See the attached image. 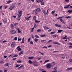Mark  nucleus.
Here are the masks:
<instances>
[{
  "instance_id": "obj_24",
  "label": "nucleus",
  "mask_w": 72,
  "mask_h": 72,
  "mask_svg": "<svg viewBox=\"0 0 72 72\" xmlns=\"http://www.w3.org/2000/svg\"><path fill=\"white\" fill-rule=\"evenodd\" d=\"M6 2L7 3H12V1L10 0H9L7 1Z\"/></svg>"
},
{
  "instance_id": "obj_9",
  "label": "nucleus",
  "mask_w": 72,
  "mask_h": 72,
  "mask_svg": "<svg viewBox=\"0 0 72 72\" xmlns=\"http://www.w3.org/2000/svg\"><path fill=\"white\" fill-rule=\"evenodd\" d=\"M62 31H63V30H58V32H57L58 33H61V32H62Z\"/></svg>"
},
{
  "instance_id": "obj_36",
  "label": "nucleus",
  "mask_w": 72,
  "mask_h": 72,
  "mask_svg": "<svg viewBox=\"0 0 72 72\" xmlns=\"http://www.w3.org/2000/svg\"><path fill=\"white\" fill-rule=\"evenodd\" d=\"M22 40V38H21V39H19V38H18V41H21Z\"/></svg>"
},
{
  "instance_id": "obj_28",
  "label": "nucleus",
  "mask_w": 72,
  "mask_h": 72,
  "mask_svg": "<svg viewBox=\"0 0 72 72\" xmlns=\"http://www.w3.org/2000/svg\"><path fill=\"white\" fill-rule=\"evenodd\" d=\"M42 0H37V3H40L41 1Z\"/></svg>"
},
{
  "instance_id": "obj_55",
  "label": "nucleus",
  "mask_w": 72,
  "mask_h": 72,
  "mask_svg": "<svg viewBox=\"0 0 72 72\" xmlns=\"http://www.w3.org/2000/svg\"><path fill=\"white\" fill-rule=\"evenodd\" d=\"M68 44L69 45H72V43H68Z\"/></svg>"
},
{
  "instance_id": "obj_12",
  "label": "nucleus",
  "mask_w": 72,
  "mask_h": 72,
  "mask_svg": "<svg viewBox=\"0 0 72 72\" xmlns=\"http://www.w3.org/2000/svg\"><path fill=\"white\" fill-rule=\"evenodd\" d=\"M41 3V4L42 5H44V1H43V0H42L41 1V2H40Z\"/></svg>"
},
{
  "instance_id": "obj_47",
  "label": "nucleus",
  "mask_w": 72,
  "mask_h": 72,
  "mask_svg": "<svg viewBox=\"0 0 72 72\" xmlns=\"http://www.w3.org/2000/svg\"><path fill=\"white\" fill-rule=\"evenodd\" d=\"M23 65H22L21 66H20V67H19L18 68V69H20V68H21V67H23Z\"/></svg>"
},
{
  "instance_id": "obj_57",
  "label": "nucleus",
  "mask_w": 72,
  "mask_h": 72,
  "mask_svg": "<svg viewBox=\"0 0 72 72\" xmlns=\"http://www.w3.org/2000/svg\"><path fill=\"white\" fill-rule=\"evenodd\" d=\"M33 64H36V61H34L33 62Z\"/></svg>"
},
{
  "instance_id": "obj_43",
  "label": "nucleus",
  "mask_w": 72,
  "mask_h": 72,
  "mask_svg": "<svg viewBox=\"0 0 72 72\" xmlns=\"http://www.w3.org/2000/svg\"><path fill=\"white\" fill-rule=\"evenodd\" d=\"M13 31V34H14L16 33V31L15 30H12Z\"/></svg>"
},
{
  "instance_id": "obj_40",
  "label": "nucleus",
  "mask_w": 72,
  "mask_h": 72,
  "mask_svg": "<svg viewBox=\"0 0 72 72\" xmlns=\"http://www.w3.org/2000/svg\"><path fill=\"white\" fill-rule=\"evenodd\" d=\"M50 62L49 60H46L45 61L44 63H46V62Z\"/></svg>"
},
{
  "instance_id": "obj_26",
  "label": "nucleus",
  "mask_w": 72,
  "mask_h": 72,
  "mask_svg": "<svg viewBox=\"0 0 72 72\" xmlns=\"http://www.w3.org/2000/svg\"><path fill=\"white\" fill-rule=\"evenodd\" d=\"M39 40V39H37V38H35L34 39V41H35V42H37V41Z\"/></svg>"
},
{
  "instance_id": "obj_21",
  "label": "nucleus",
  "mask_w": 72,
  "mask_h": 72,
  "mask_svg": "<svg viewBox=\"0 0 72 72\" xmlns=\"http://www.w3.org/2000/svg\"><path fill=\"white\" fill-rule=\"evenodd\" d=\"M71 18V16H66L65 17V18L67 19H69V18Z\"/></svg>"
},
{
  "instance_id": "obj_61",
  "label": "nucleus",
  "mask_w": 72,
  "mask_h": 72,
  "mask_svg": "<svg viewBox=\"0 0 72 72\" xmlns=\"http://www.w3.org/2000/svg\"><path fill=\"white\" fill-rule=\"evenodd\" d=\"M7 57V56H4V58L5 59Z\"/></svg>"
},
{
  "instance_id": "obj_23",
  "label": "nucleus",
  "mask_w": 72,
  "mask_h": 72,
  "mask_svg": "<svg viewBox=\"0 0 72 72\" xmlns=\"http://www.w3.org/2000/svg\"><path fill=\"white\" fill-rule=\"evenodd\" d=\"M71 68H68L66 70V71H69V70H71Z\"/></svg>"
},
{
  "instance_id": "obj_20",
  "label": "nucleus",
  "mask_w": 72,
  "mask_h": 72,
  "mask_svg": "<svg viewBox=\"0 0 72 72\" xmlns=\"http://www.w3.org/2000/svg\"><path fill=\"white\" fill-rule=\"evenodd\" d=\"M28 63H30V64H32V61H31V60H29L28 61Z\"/></svg>"
},
{
  "instance_id": "obj_56",
  "label": "nucleus",
  "mask_w": 72,
  "mask_h": 72,
  "mask_svg": "<svg viewBox=\"0 0 72 72\" xmlns=\"http://www.w3.org/2000/svg\"><path fill=\"white\" fill-rule=\"evenodd\" d=\"M17 59L16 58H14L13 59V60H15Z\"/></svg>"
},
{
  "instance_id": "obj_31",
  "label": "nucleus",
  "mask_w": 72,
  "mask_h": 72,
  "mask_svg": "<svg viewBox=\"0 0 72 72\" xmlns=\"http://www.w3.org/2000/svg\"><path fill=\"white\" fill-rule=\"evenodd\" d=\"M31 38H30L28 40V42H30L31 41Z\"/></svg>"
},
{
  "instance_id": "obj_19",
  "label": "nucleus",
  "mask_w": 72,
  "mask_h": 72,
  "mask_svg": "<svg viewBox=\"0 0 72 72\" xmlns=\"http://www.w3.org/2000/svg\"><path fill=\"white\" fill-rule=\"evenodd\" d=\"M33 58V57H28V59H32Z\"/></svg>"
},
{
  "instance_id": "obj_29",
  "label": "nucleus",
  "mask_w": 72,
  "mask_h": 72,
  "mask_svg": "<svg viewBox=\"0 0 72 72\" xmlns=\"http://www.w3.org/2000/svg\"><path fill=\"white\" fill-rule=\"evenodd\" d=\"M23 54V51H21L20 52L19 54V55H21V54Z\"/></svg>"
},
{
  "instance_id": "obj_27",
  "label": "nucleus",
  "mask_w": 72,
  "mask_h": 72,
  "mask_svg": "<svg viewBox=\"0 0 72 72\" xmlns=\"http://www.w3.org/2000/svg\"><path fill=\"white\" fill-rule=\"evenodd\" d=\"M17 31L18 32V33H21V31L19 30V28H17Z\"/></svg>"
},
{
  "instance_id": "obj_52",
  "label": "nucleus",
  "mask_w": 72,
  "mask_h": 72,
  "mask_svg": "<svg viewBox=\"0 0 72 72\" xmlns=\"http://www.w3.org/2000/svg\"><path fill=\"white\" fill-rule=\"evenodd\" d=\"M32 36V39H34V37H33V35H31Z\"/></svg>"
},
{
  "instance_id": "obj_60",
  "label": "nucleus",
  "mask_w": 72,
  "mask_h": 72,
  "mask_svg": "<svg viewBox=\"0 0 72 72\" xmlns=\"http://www.w3.org/2000/svg\"><path fill=\"white\" fill-rule=\"evenodd\" d=\"M19 66L18 65H17L15 67V68L18 67Z\"/></svg>"
},
{
  "instance_id": "obj_45",
  "label": "nucleus",
  "mask_w": 72,
  "mask_h": 72,
  "mask_svg": "<svg viewBox=\"0 0 72 72\" xmlns=\"http://www.w3.org/2000/svg\"><path fill=\"white\" fill-rule=\"evenodd\" d=\"M54 33H55V32H51L50 33V34H54Z\"/></svg>"
},
{
  "instance_id": "obj_46",
  "label": "nucleus",
  "mask_w": 72,
  "mask_h": 72,
  "mask_svg": "<svg viewBox=\"0 0 72 72\" xmlns=\"http://www.w3.org/2000/svg\"><path fill=\"white\" fill-rule=\"evenodd\" d=\"M34 65L35 66H36V67H37V66H38V65L37 64H34Z\"/></svg>"
},
{
  "instance_id": "obj_54",
  "label": "nucleus",
  "mask_w": 72,
  "mask_h": 72,
  "mask_svg": "<svg viewBox=\"0 0 72 72\" xmlns=\"http://www.w3.org/2000/svg\"><path fill=\"white\" fill-rule=\"evenodd\" d=\"M22 49L21 48H19L18 49V51H21Z\"/></svg>"
},
{
  "instance_id": "obj_1",
  "label": "nucleus",
  "mask_w": 72,
  "mask_h": 72,
  "mask_svg": "<svg viewBox=\"0 0 72 72\" xmlns=\"http://www.w3.org/2000/svg\"><path fill=\"white\" fill-rule=\"evenodd\" d=\"M52 66V65L50 64H47L46 65V67H47V68L49 69V68H50Z\"/></svg>"
},
{
  "instance_id": "obj_30",
  "label": "nucleus",
  "mask_w": 72,
  "mask_h": 72,
  "mask_svg": "<svg viewBox=\"0 0 72 72\" xmlns=\"http://www.w3.org/2000/svg\"><path fill=\"white\" fill-rule=\"evenodd\" d=\"M41 30L40 29H39L37 30V32H41Z\"/></svg>"
},
{
  "instance_id": "obj_35",
  "label": "nucleus",
  "mask_w": 72,
  "mask_h": 72,
  "mask_svg": "<svg viewBox=\"0 0 72 72\" xmlns=\"http://www.w3.org/2000/svg\"><path fill=\"white\" fill-rule=\"evenodd\" d=\"M14 40L15 41H17V37H15L14 38Z\"/></svg>"
},
{
  "instance_id": "obj_17",
  "label": "nucleus",
  "mask_w": 72,
  "mask_h": 72,
  "mask_svg": "<svg viewBox=\"0 0 72 72\" xmlns=\"http://www.w3.org/2000/svg\"><path fill=\"white\" fill-rule=\"evenodd\" d=\"M41 42L42 43H45V42H46V40H42L41 41Z\"/></svg>"
},
{
  "instance_id": "obj_2",
  "label": "nucleus",
  "mask_w": 72,
  "mask_h": 72,
  "mask_svg": "<svg viewBox=\"0 0 72 72\" xmlns=\"http://www.w3.org/2000/svg\"><path fill=\"white\" fill-rule=\"evenodd\" d=\"M15 7V6L14 5H12L10 6L9 8L10 10H13V9Z\"/></svg>"
},
{
  "instance_id": "obj_64",
  "label": "nucleus",
  "mask_w": 72,
  "mask_h": 72,
  "mask_svg": "<svg viewBox=\"0 0 72 72\" xmlns=\"http://www.w3.org/2000/svg\"><path fill=\"white\" fill-rule=\"evenodd\" d=\"M42 72H46V71L45 70H43L42 71Z\"/></svg>"
},
{
  "instance_id": "obj_25",
  "label": "nucleus",
  "mask_w": 72,
  "mask_h": 72,
  "mask_svg": "<svg viewBox=\"0 0 72 72\" xmlns=\"http://www.w3.org/2000/svg\"><path fill=\"white\" fill-rule=\"evenodd\" d=\"M55 10L52 11L51 13L52 14L54 15V13H55Z\"/></svg>"
},
{
  "instance_id": "obj_16",
  "label": "nucleus",
  "mask_w": 72,
  "mask_h": 72,
  "mask_svg": "<svg viewBox=\"0 0 72 72\" xmlns=\"http://www.w3.org/2000/svg\"><path fill=\"white\" fill-rule=\"evenodd\" d=\"M33 20L35 21L36 20V16H34L33 17Z\"/></svg>"
},
{
  "instance_id": "obj_8",
  "label": "nucleus",
  "mask_w": 72,
  "mask_h": 72,
  "mask_svg": "<svg viewBox=\"0 0 72 72\" xmlns=\"http://www.w3.org/2000/svg\"><path fill=\"white\" fill-rule=\"evenodd\" d=\"M31 16H30L29 17H27L26 19V21H28V20H29V19H30V18H31Z\"/></svg>"
},
{
  "instance_id": "obj_44",
  "label": "nucleus",
  "mask_w": 72,
  "mask_h": 72,
  "mask_svg": "<svg viewBox=\"0 0 72 72\" xmlns=\"http://www.w3.org/2000/svg\"><path fill=\"white\" fill-rule=\"evenodd\" d=\"M35 28H33L32 29V30H31V32H33V30H34Z\"/></svg>"
},
{
  "instance_id": "obj_6",
  "label": "nucleus",
  "mask_w": 72,
  "mask_h": 72,
  "mask_svg": "<svg viewBox=\"0 0 72 72\" xmlns=\"http://www.w3.org/2000/svg\"><path fill=\"white\" fill-rule=\"evenodd\" d=\"M53 44H57V45H60V44H59V43L56 42H53Z\"/></svg>"
},
{
  "instance_id": "obj_14",
  "label": "nucleus",
  "mask_w": 72,
  "mask_h": 72,
  "mask_svg": "<svg viewBox=\"0 0 72 72\" xmlns=\"http://www.w3.org/2000/svg\"><path fill=\"white\" fill-rule=\"evenodd\" d=\"M70 6V5H68L67 6H65V7H64V9H66V8H69V6Z\"/></svg>"
},
{
  "instance_id": "obj_5",
  "label": "nucleus",
  "mask_w": 72,
  "mask_h": 72,
  "mask_svg": "<svg viewBox=\"0 0 72 72\" xmlns=\"http://www.w3.org/2000/svg\"><path fill=\"white\" fill-rule=\"evenodd\" d=\"M22 11H18V13L19 14H18V15H22Z\"/></svg>"
},
{
  "instance_id": "obj_58",
  "label": "nucleus",
  "mask_w": 72,
  "mask_h": 72,
  "mask_svg": "<svg viewBox=\"0 0 72 72\" xmlns=\"http://www.w3.org/2000/svg\"><path fill=\"white\" fill-rule=\"evenodd\" d=\"M3 8V6H0V9H2Z\"/></svg>"
},
{
  "instance_id": "obj_4",
  "label": "nucleus",
  "mask_w": 72,
  "mask_h": 72,
  "mask_svg": "<svg viewBox=\"0 0 72 72\" xmlns=\"http://www.w3.org/2000/svg\"><path fill=\"white\" fill-rule=\"evenodd\" d=\"M36 10L38 12H41V9L40 8H38L36 9Z\"/></svg>"
},
{
  "instance_id": "obj_62",
  "label": "nucleus",
  "mask_w": 72,
  "mask_h": 72,
  "mask_svg": "<svg viewBox=\"0 0 72 72\" xmlns=\"http://www.w3.org/2000/svg\"><path fill=\"white\" fill-rule=\"evenodd\" d=\"M69 62H71V63H72V59L70 60Z\"/></svg>"
},
{
  "instance_id": "obj_7",
  "label": "nucleus",
  "mask_w": 72,
  "mask_h": 72,
  "mask_svg": "<svg viewBox=\"0 0 72 72\" xmlns=\"http://www.w3.org/2000/svg\"><path fill=\"white\" fill-rule=\"evenodd\" d=\"M3 22L4 23H7V20H6V19H4L3 20Z\"/></svg>"
},
{
  "instance_id": "obj_10",
  "label": "nucleus",
  "mask_w": 72,
  "mask_h": 72,
  "mask_svg": "<svg viewBox=\"0 0 72 72\" xmlns=\"http://www.w3.org/2000/svg\"><path fill=\"white\" fill-rule=\"evenodd\" d=\"M24 37H23L22 39V41L21 42V44H23V43H24Z\"/></svg>"
},
{
  "instance_id": "obj_18",
  "label": "nucleus",
  "mask_w": 72,
  "mask_h": 72,
  "mask_svg": "<svg viewBox=\"0 0 72 72\" xmlns=\"http://www.w3.org/2000/svg\"><path fill=\"white\" fill-rule=\"evenodd\" d=\"M35 22L36 23H40V21H38L37 20H36V21H35Z\"/></svg>"
},
{
  "instance_id": "obj_59",
  "label": "nucleus",
  "mask_w": 72,
  "mask_h": 72,
  "mask_svg": "<svg viewBox=\"0 0 72 72\" xmlns=\"http://www.w3.org/2000/svg\"><path fill=\"white\" fill-rule=\"evenodd\" d=\"M0 63H3V61H1L0 62Z\"/></svg>"
},
{
  "instance_id": "obj_39",
  "label": "nucleus",
  "mask_w": 72,
  "mask_h": 72,
  "mask_svg": "<svg viewBox=\"0 0 72 72\" xmlns=\"http://www.w3.org/2000/svg\"><path fill=\"white\" fill-rule=\"evenodd\" d=\"M52 41V40H50L47 43H49V42H51Z\"/></svg>"
},
{
  "instance_id": "obj_38",
  "label": "nucleus",
  "mask_w": 72,
  "mask_h": 72,
  "mask_svg": "<svg viewBox=\"0 0 72 72\" xmlns=\"http://www.w3.org/2000/svg\"><path fill=\"white\" fill-rule=\"evenodd\" d=\"M18 57V55H16L13 56L12 57V58H14V57Z\"/></svg>"
},
{
  "instance_id": "obj_51",
  "label": "nucleus",
  "mask_w": 72,
  "mask_h": 72,
  "mask_svg": "<svg viewBox=\"0 0 72 72\" xmlns=\"http://www.w3.org/2000/svg\"><path fill=\"white\" fill-rule=\"evenodd\" d=\"M44 69H39V71H43V70H44Z\"/></svg>"
},
{
  "instance_id": "obj_32",
  "label": "nucleus",
  "mask_w": 72,
  "mask_h": 72,
  "mask_svg": "<svg viewBox=\"0 0 72 72\" xmlns=\"http://www.w3.org/2000/svg\"><path fill=\"white\" fill-rule=\"evenodd\" d=\"M64 17V16L61 17H59L57 19H61V18H62Z\"/></svg>"
},
{
  "instance_id": "obj_15",
  "label": "nucleus",
  "mask_w": 72,
  "mask_h": 72,
  "mask_svg": "<svg viewBox=\"0 0 72 72\" xmlns=\"http://www.w3.org/2000/svg\"><path fill=\"white\" fill-rule=\"evenodd\" d=\"M15 45V43L14 42H13L11 46H14Z\"/></svg>"
},
{
  "instance_id": "obj_33",
  "label": "nucleus",
  "mask_w": 72,
  "mask_h": 72,
  "mask_svg": "<svg viewBox=\"0 0 72 72\" xmlns=\"http://www.w3.org/2000/svg\"><path fill=\"white\" fill-rule=\"evenodd\" d=\"M46 36V35H40V36L41 37H45V36Z\"/></svg>"
},
{
  "instance_id": "obj_13",
  "label": "nucleus",
  "mask_w": 72,
  "mask_h": 72,
  "mask_svg": "<svg viewBox=\"0 0 72 72\" xmlns=\"http://www.w3.org/2000/svg\"><path fill=\"white\" fill-rule=\"evenodd\" d=\"M42 12L44 13V15H46V12H45V10H42Z\"/></svg>"
},
{
  "instance_id": "obj_49",
  "label": "nucleus",
  "mask_w": 72,
  "mask_h": 72,
  "mask_svg": "<svg viewBox=\"0 0 72 72\" xmlns=\"http://www.w3.org/2000/svg\"><path fill=\"white\" fill-rule=\"evenodd\" d=\"M18 23H16L14 24V25L15 26H17V25H18Z\"/></svg>"
},
{
  "instance_id": "obj_11",
  "label": "nucleus",
  "mask_w": 72,
  "mask_h": 72,
  "mask_svg": "<svg viewBox=\"0 0 72 72\" xmlns=\"http://www.w3.org/2000/svg\"><path fill=\"white\" fill-rule=\"evenodd\" d=\"M55 27H61V26L60 25H58L57 24H55Z\"/></svg>"
},
{
  "instance_id": "obj_3",
  "label": "nucleus",
  "mask_w": 72,
  "mask_h": 72,
  "mask_svg": "<svg viewBox=\"0 0 72 72\" xmlns=\"http://www.w3.org/2000/svg\"><path fill=\"white\" fill-rule=\"evenodd\" d=\"M21 15H18V18L17 19V21H19L21 19Z\"/></svg>"
},
{
  "instance_id": "obj_41",
  "label": "nucleus",
  "mask_w": 72,
  "mask_h": 72,
  "mask_svg": "<svg viewBox=\"0 0 72 72\" xmlns=\"http://www.w3.org/2000/svg\"><path fill=\"white\" fill-rule=\"evenodd\" d=\"M10 34H13V31H11L10 32Z\"/></svg>"
},
{
  "instance_id": "obj_22",
  "label": "nucleus",
  "mask_w": 72,
  "mask_h": 72,
  "mask_svg": "<svg viewBox=\"0 0 72 72\" xmlns=\"http://www.w3.org/2000/svg\"><path fill=\"white\" fill-rule=\"evenodd\" d=\"M68 12L69 13H72V10H69L68 11Z\"/></svg>"
},
{
  "instance_id": "obj_48",
  "label": "nucleus",
  "mask_w": 72,
  "mask_h": 72,
  "mask_svg": "<svg viewBox=\"0 0 72 72\" xmlns=\"http://www.w3.org/2000/svg\"><path fill=\"white\" fill-rule=\"evenodd\" d=\"M35 37L36 38H39V36H38V35H37L35 36Z\"/></svg>"
},
{
  "instance_id": "obj_63",
  "label": "nucleus",
  "mask_w": 72,
  "mask_h": 72,
  "mask_svg": "<svg viewBox=\"0 0 72 72\" xmlns=\"http://www.w3.org/2000/svg\"><path fill=\"white\" fill-rule=\"evenodd\" d=\"M4 72H7V71L6 70H4Z\"/></svg>"
},
{
  "instance_id": "obj_42",
  "label": "nucleus",
  "mask_w": 72,
  "mask_h": 72,
  "mask_svg": "<svg viewBox=\"0 0 72 72\" xmlns=\"http://www.w3.org/2000/svg\"><path fill=\"white\" fill-rule=\"evenodd\" d=\"M17 63H22L21 60L17 61Z\"/></svg>"
},
{
  "instance_id": "obj_50",
  "label": "nucleus",
  "mask_w": 72,
  "mask_h": 72,
  "mask_svg": "<svg viewBox=\"0 0 72 72\" xmlns=\"http://www.w3.org/2000/svg\"><path fill=\"white\" fill-rule=\"evenodd\" d=\"M30 43L31 44H33V42H32V41H31Z\"/></svg>"
},
{
  "instance_id": "obj_53",
  "label": "nucleus",
  "mask_w": 72,
  "mask_h": 72,
  "mask_svg": "<svg viewBox=\"0 0 72 72\" xmlns=\"http://www.w3.org/2000/svg\"><path fill=\"white\" fill-rule=\"evenodd\" d=\"M65 2H68V1H69V0H65Z\"/></svg>"
},
{
  "instance_id": "obj_37",
  "label": "nucleus",
  "mask_w": 72,
  "mask_h": 72,
  "mask_svg": "<svg viewBox=\"0 0 72 72\" xmlns=\"http://www.w3.org/2000/svg\"><path fill=\"white\" fill-rule=\"evenodd\" d=\"M8 63H7L6 64H5V66H6V67H9V66H8Z\"/></svg>"
},
{
  "instance_id": "obj_34",
  "label": "nucleus",
  "mask_w": 72,
  "mask_h": 72,
  "mask_svg": "<svg viewBox=\"0 0 72 72\" xmlns=\"http://www.w3.org/2000/svg\"><path fill=\"white\" fill-rule=\"evenodd\" d=\"M44 28L45 30H48V29H49V28L48 27H44Z\"/></svg>"
}]
</instances>
